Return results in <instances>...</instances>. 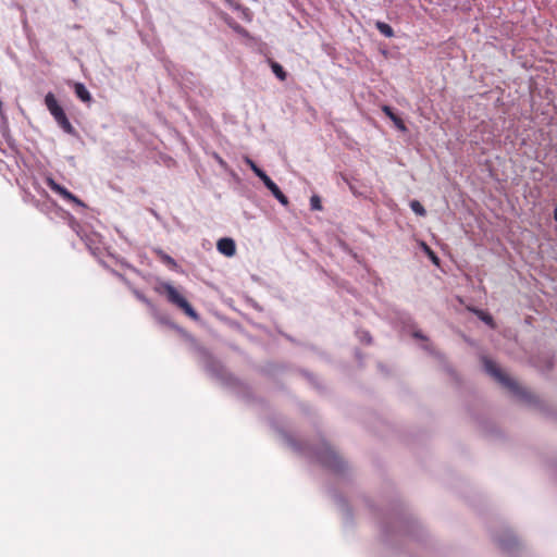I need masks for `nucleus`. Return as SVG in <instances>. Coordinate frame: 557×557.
Instances as JSON below:
<instances>
[{"mask_svg":"<svg viewBox=\"0 0 557 557\" xmlns=\"http://www.w3.org/2000/svg\"><path fill=\"white\" fill-rule=\"evenodd\" d=\"M425 250H426L428 255L430 256V258L433 260V262L437 264L438 258L436 257V255L428 246H425Z\"/></svg>","mask_w":557,"mask_h":557,"instance_id":"a211bd4d","label":"nucleus"},{"mask_svg":"<svg viewBox=\"0 0 557 557\" xmlns=\"http://www.w3.org/2000/svg\"><path fill=\"white\" fill-rule=\"evenodd\" d=\"M382 111L384 112V114H385L386 116H388V117H389V119L395 123V125L397 126V128H398V129H400V131H406V126H405L404 121H403L398 115H396V114L393 112V110H392V108H391V107H388V106H383V107H382Z\"/></svg>","mask_w":557,"mask_h":557,"instance_id":"1a4fd4ad","label":"nucleus"},{"mask_svg":"<svg viewBox=\"0 0 557 557\" xmlns=\"http://www.w3.org/2000/svg\"><path fill=\"white\" fill-rule=\"evenodd\" d=\"M267 188L272 193V195L282 203L283 206H288V198L282 193L278 186L271 180L265 184Z\"/></svg>","mask_w":557,"mask_h":557,"instance_id":"0eeeda50","label":"nucleus"},{"mask_svg":"<svg viewBox=\"0 0 557 557\" xmlns=\"http://www.w3.org/2000/svg\"><path fill=\"white\" fill-rule=\"evenodd\" d=\"M159 294L165 295L169 302L181 309L187 317L197 320L198 313L186 300V298L170 283H161L157 289Z\"/></svg>","mask_w":557,"mask_h":557,"instance_id":"f257e3e1","label":"nucleus"},{"mask_svg":"<svg viewBox=\"0 0 557 557\" xmlns=\"http://www.w3.org/2000/svg\"><path fill=\"white\" fill-rule=\"evenodd\" d=\"M45 104L51 115L58 114L62 111V107L59 104L55 96L52 92H48L45 97Z\"/></svg>","mask_w":557,"mask_h":557,"instance_id":"423d86ee","label":"nucleus"},{"mask_svg":"<svg viewBox=\"0 0 557 557\" xmlns=\"http://www.w3.org/2000/svg\"><path fill=\"white\" fill-rule=\"evenodd\" d=\"M216 248L219 252L226 257H233L236 252V245L232 238L224 237L218 240Z\"/></svg>","mask_w":557,"mask_h":557,"instance_id":"39448f33","label":"nucleus"},{"mask_svg":"<svg viewBox=\"0 0 557 557\" xmlns=\"http://www.w3.org/2000/svg\"><path fill=\"white\" fill-rule=\"evenodd\" d=\"M476 313V315L483 321L485 322L487 325H490L491 327H494V320L492 318L491 314L482 311V310H475L474 311Z\"/></svg>","mask_w":557,"mask_h":557,"instance_id":"2eb2a0df","label":"nucleus"},{"mask_svg":"<svg viewBox=\"0 0 557 557\" xmlns=\"http://www.w3.org/2000/svg\"><path fill=\"white\" fill-rule=\"evenodd\" d=\"M246 163L253 171V173L263 182L265 185L267 182L271 181V178L262 171L251 159L247 158Z\"/></svg>","mask_w":557,"mask_h":557,"instance_id":"9d476101","label":"nucleus"},{"mask_svg":"<svg viewBox=\"0 0 557 557\" xmlns=\"http://www.w3.org/2000/svg\"><path fill=\"white\" fill-rule=\"evenodd\" d=\"M271 69H272L273 73L276 75V77L280 81H285L286 79L287 73L285 72V70L283 69V66L281 64H278L277 62L272 61L271 62Z\"/></svg>","mask_w":557,"mask_h":557,"instance_id":"f8f14e48","label":"nucleus"},{"mask_svg":"<svg viewBox=\"0 0 557 557\" xmlns=\"http://www.w3.org/2000/svg\"><path fill=\"white\" fill-rule=\"evenodd\" d=\"M159 255H160V258L162 259V261L165 262L166 264H169L171 267L176 265L175 260L171 256H169L162 251H160Z\"/></svg>","mask_w":557,"mask_h":557,"instance_id":"f3484780","label":"nucleus"},{"mask_svg":"<svg viewBox=\"0 0 557 557\" xmlns=\"http://www.w3.org/2000/svg\"><path fill=\"white\" fill-rule=\"evenodd\" d=\"M483 364H484L485 371L490 375H492L495 380H497L500 384H503L505 387H507L508 389H510L513 393H519L518 384L512 379H510L508 375H506L494 361H492L487 358H484Z\"/></svg>","mask_w":557,"mask_h":557,"instance_id":"f03ea898","label":"nucleus"},{"mask_svg":"<svg viewBox=\"0 0 557 557\" xmlns=\"http://www.w3.org/2000/svg\"><path fill=\"white\" fill-rule=\"evenodd\" d=\"M410 208L416 214L420 216H424L426 214L424 207L418 200H412L410 202Z\"/></svg>","mask_w":557,"mask_h":557,"instance_id":"4468645a","label":"nucleus"},{"mask_svg":"<svg viewBox=\"0 0 557 557\" xmlns=\"http://www.w3.org/2000/svg\"><path fill=\"white\" fill-rule=\"evenodd\" d=\"M52 116H53V119L55 120V122H58V121L62 120L63 117H65V116H66V114H65L64 110H62V111H60L58 114H54V115H52Z\"/></svg>","mask_w":557,"mask_h":557,"instance_id":"6ab92c4d","label":"nucleus"},{"mask_svg":"<svg viewBox=\"0 0 557 557\" xmlns=\"http://www.w3.org/2000/svg\"><path fill=\"white\" fill-rule=\"evenodd\" d=\"M375 27L382 35H384L387 38L394 36V29L392 28V26L384 22L377 21L375 23Z\"/></svg>","mask_w":557,"mask_h":557,"instance_id":"9b49d317","label":"nucleus"},{"mask_svg":"<svg viewBox=\"0 0 557 557\" xmlns=\"http://www.w3.org/2000/svg\"><path fill=\"white\" fill-rule=\"evenodd\" d=\"M46 184L51 190L60 195L66 201L73 202L77 206H84L81 199H78L74 194H72L66 188L58 184L52 177H47Z\"/></svg>","mask_w":557,"mask_h":557,"instance_id":"7ed1b4c3","label":"nucleus"},{"mask_svg":"<svg viewBox=\"0 0 557 557\" xmlns=\"http://www.w3.org/2000/svg\"><path fill=\"white\" fill-rule=\"evenodd\" d=\"M310 207L312 210H322V205L319 196L313 195L310 198Z\"/></svg>","mask_w":557,"mask_h":557,"instance_id":"dca6fc26","label":"nucleus"},{"mask_svg":"<svg viewBox=\"0 0 557 557\" xmlns=\"http://www.w3.org/2000/svg\"><path fill=\"white\" fill-rule=\"evenodd\" d=\"M58 125L69 135H75V128L69 121L67 116L63 117L62 120L57 122Z\"/></svg>","mask_w":557,"mask_h":557,"instance_id":"ddd939ff","label":"nucleus"},{"mask_svg":"<svg viewBox=\"0 0 557 557\" xmlns=\"http://www.w3.org/2000/svg\"><path fill=\"white\" fill-rule=\"evenodd\" d=\"M74 91L78 99H81L85 103H89L91 101V95L87 90L84 84L82 83H75L74 84Z\"/></svg>","mask_w":557,"mask_h":557,"instance_id":"6e6552de","label":"nucleus"},{"mask_svg":"<svg viewBox=\"0 0 557 557\" xmlns=\"http://www.w3.org/2000/svg\"><path fill=\"white\" fill-rule=\"evenodd\" d=\"M320 461L329 468L339 470L342 468L341 457L329 446L319 455Z\"/></svg>","mask_w":557,"mask_h":557,"instance_id":"20e7f679","label":"nucleus"},{"mask_svg":"<svg viewBox=\"0 0 557 557\" xmlns=\"http://www.w3.org/2000/svg\"><path fill=\"white\" fill-rule=\"evenodd\" d=\"M554 218H555V220L557 221V209L555 210Z\"/></svg>","mask_w":557,"mask_h":557,"instance_id":"aec40b11","label":"nucleus"}]
</instances>
